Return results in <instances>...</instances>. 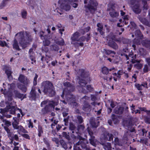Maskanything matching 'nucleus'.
Wrapping results in <instances>:
<instances>
[{
    "mask_svg": "<svg viewBox=\"0 0 150 150\" xmlns=\"http://www.w3.org/2000/svg\"><path fill=\"white\" fill-rule=\"evenodd\" d=\"M149 65L146 64L144 65V68L143 69V71L144 73H147L149 71Z\"/></svg>",
    "mask_w": 150,
    "mask_h": 150,
    "instance_id": "46",
    "label": "nucleus"
},
{
    "mask_svg": "<svg viewBox=\"0 0 150 150\" xmlns=\"http://www.w3.org/2000/svg\"><path fill=\"white\" fill-rule=\"evenodd\" d=\"M38 136L40 137L41 136V135L43 133V130L42 126L39 125L38 126Z\"/></svg>",
    "mask_w": 150,
    "mask_h": 150,
    "instance_id": "36",
    "label": "nucleus"
},
{
    "mask_svg": "<svg viewBox=\"0 0 150 150\" xmlns=\"http://www.w3.org/2000/svg\"><path fill=\"white\" fill-rule=\"evenodd\" d=\"M126 126L128 129H130V131L131 132H133L135 130L134 128L132 127L133 124L131 120L126 121Z\"/></svg>",
    "mask_w": 150,
    "mask_h": 150,
    "instance_id": "26",
    "label": "nucleus"
},
{
    "mask_svg": "<svg viewBox=\"0 0 150 150\" xmlns=\"http://www.w3.org/2000/svg\"><path fill=\"white\" fill-rule=\"evenodd\" d=\"M21 15L23 18H26L27 15V11L25 10H23L21 12Z\"/></svg>",
    "mask_w": 150,
    "mask_h": 150,
    "instance_id": "52",
    "label": "nucleus"
},
{
    "mask_svg": "<svg viewBox=\"0 0 150 150\" xmlns=\"http://www.w3.org/2000/svg\"><path fill=\"white\" fill-rule=\"evenodd\" d=\"M142 136L146 137L147 130H146L144 128H142Z\"/></svg>",
    "mask_w": 150,
    "mask_h": 150,
    "instance_id": "59",
    "label": "nucleus"
},
{
    "mask_svg": "<svg viewBox=\"0 0 150 150\" xmlns=\"http://www.w3.org/2000/svg\"><path fill=\"white\" fill-rule=\"evenodd\" d=\"M134 67L137 69H140L142 67V64L141 63H138L134 64Z\"/></svg>",
    "mask_w": 150,
    "mask_h": 150,
    "instance_id": "47",
    "label": "nucleus"
},
{
    "mask_svg": "<svg viewBox=\"0 0 150 150\" xmlns=\"http://www.w3.org/2000/svg\"><path fill=\"white\" fill-rule=\"evenodd\" d=\"M131 52H130L129 50L127 48L123 49L122 50V53L121 54V56H125L127 60H129L128 55L131 53Z\"/></svg>",
    "mask_w": 150,
    "mask_h": 150,
    "instance_id": "22",
    "label": "nucleus"
},
{
    "mask_svg": "<svg viewBox=\"0 0 150 150\" xmlns=\"http://www.w3.org/2000/svg\"><path fill=\"white\" fill-rule=\"evenodd\" d=\"M142 33L139 30H136L135 32V35L137 37H140L141 36Z\"/></svg>",
    "mask_w": 150,
    "mask_h": 150,
    "instance_id": "49",
    "label": "nucleus"
},
{
    "mask_svg": "<svg viewBox=\"0 0 150 150\" xmlns=\"http://www.w3.org/2000/svg\"><path fill=\"white\" fill-rule=\"evenodd\" d=\"M108 37L112 41H114L116 42H120L121 40L120 38H117L115 35H114L113 33H110L108 35Z\"/></svg>",
    "mask_w": 150,
    "mask_h": 150,
    "instance_id": "28",
    "label": "nucleus"
},
{
    "mask_svg": "<svg viewBox=\"0 0 150 150\" xmlns=\"http://www.w3.org/2000/svg\"><path fill=\"white\" fill-rule=\"evenodd\" d=\"M86 38L84 36H82L79 38L78 40H77V42H83L84 41L86 40Z\"/></svg>",
    "mask_w": 150,
    "mask_h": 150,
    "instance_id": "61",
    "label": "nucleus"
},
{
    "mask_svg": "<svg viewBox=\"0 0 150 150\" xmlns=\"http://www.w3.org/2000/svg\"><path fill=\"white\" fill-rule=\"evenodd\" d=\"M76 145H80L81 147L83 149H86L87 150V149H88L87 148V145L83 141H79L76 143Z\"/></svg>",
    "mask_w": 150,
    "mask_h": 150,
    "instance_id": "35",
    "label": "nucleus"
},
{
    "mask_svg": "<svg viewBox=\"0 0 150 150\" xmlns=\"http://www.w3.org/2000/svg\"><path fill=\"white\" fill-rule=\"evenodd\" d=\"M62 135L63 137L67 139H69L70 138L69 136L68 135L66 132H64L62 133Z\"/></svg>",
    "mask_w": 150,
    "mask_h": 150,
    "instance_id": "58",
    "label": "nucleus"
},
{
    "mask_svg": "<svg viewBox=\"0 0 150 150\" xmlns=\"http://www.w3.org/2000/svg\"><path fill=\"white\" fill-rule=\"evenodd\" d=\"M108 141H112L113 140V135L111 134L108 133Z\"/></svg>",
    "mask_w": 150,
    "mask_h": 150,
    "instance_id": "62",
    "label": "nucleus"
},
{
    "mask_svg": "<svg viewBox=\"0 0 150 150\" xmlns=\"http://www.w3.org/2000/svg\"><path fill=\"white\" fill-rule=\"evenodd\" d=\"M97 26L98 28L97 30L99 32L101 35H103L105 34V32L103 31V25L101 23H99L97 24Z\"/></svg>",
    "mask_w": 150,
    "mask_h": 150,
    "instance_id": "23",
    "label": "nucleus"
},
{
    "mask_svg": "<svg viewBox=\"0 0 150 150\" xmlns=\"http://www.w3.org/2000/svg\"><path fill=\"white\" fill-rule=\"evenodd\" d=\"M122 19H120L119 20V21L122 23H124L125 25H127L128 23V17L127 15H125L122 16Z\"/></svg>",
    "mask_w": 150,
    "mask_h": 150,
    "instance_id": "29",
    "label": "nucleus"
},
{
    "mask_svg": "<svg viewBox=\"0 0 150 150\" xmlns=\"http://www.w3.org/2000/svg\"><path fill=\"white\" fill-rule=\"evenodd\" d=\"M144 121L146 124H150V116H146L144 119Z\"/></svg>",
    "mask_w": 150,
    "mask_h": 150,
    "instance_id": "56",
    "label": "nucleus"
},
{
    "mask_svg": "<svg viewBox=\"0 0 150 150\" xmlns=\"http://www.w3.org/2000/svg\"><path fill=\"white\" fill-rule=\"evenodd\" d=\"M104 51L105 52V54L107 55H109L110 54H116L115 52L110 50L104 49Z\"/></svg>",
    "mask_w": 150,
    "mask_h": 150,
    "instance_id": "44",
    "label": "nucleus"
},
{
    "mask_svg": "<svg viewBox=\"0 0 150 150\" xmlns=\"http://www.w3.org/2000/svg\"><path fill=\"white\" fill-rule=\"evenodd\" d=\"M13 49L16 51H19L21 49L20 48L18 42L16 39H14L12 44Z\"/></svg>",
    "mask_w": 150,
    "mask_h": 150,
    "instance_id": "24",
    "label": "nucleus"
},
{
    "mask_svg": "<svg viewBox=\"0 0 150 150\" xmlns=\"http://www.w3.org/2000/svg\"><path fill=\"white\" fill-rule=\"evenodd\" d=\"M79 81V83L81 86L85 87L88 83H90L91 79L89 72L83 69H79L77 71Z\"/></svg>",
    "mask_w": 150,
    "mask_h": 150,
    "instance_id": "1",
    "label": "nucleus"
},
{
    "mask_svg": "<svg viewBox=\"0 0 150 150\" xmlns=\"http://www.w3.org/2000/svg\"><path fill=\"white\" fill-rule=\"evenodd\" d=\"M2 70L5 71V73L7 76L8 79L13 78L12 76V72L9 66L7 65H4L2 68Z\"/></svg>",
    "mask_w": 150,
    "mask_h": 150,
    "instance_id": "10",
    "label": "nucleus"
},
{
    "mask_svg": "<svg viewBox=\"0 0 150 150\" xmlns=\"http://www.w3.org/2000/svg\"><path fill=\"white\" fill-rule=\"evenodd\" d=\"M7 107V109L10 111L11 114L14 115L15 114L16 111L17 110L18 107L14 106L8 105Z\"/></svg>",
    "mask_w": 150,
    "mask_h": 150,
    "instance_id": "19",
    "label": "nucleus"
},
{
    "mask_svg": "<svg viewBox=\"0 0 150 150\" xmlns=\"http://www.w3.org/2000/svg\"><path fill=\"white\" fill-rule=\"evenodd\" d=\"M135 86L137 90L139 91H141L142 90V87H145L144 85L142 84H140L137 83H135Z\"/></svg>",
    "mask_w": 150,
    "mask_h": 150,
    "instance_id": "41",
    "label": "nucleus"
},
{
    "mask_svg": "<svg viewBox=\"0 0 150 150\" xmlns=\"http://www.w3.org/2000/svg\"><path fill=\"white\" fill-rule=\"evenodd\" d=\"M124 109L123 107L118 105L114 109V112L116 114L121 115L123 112Z\"/></svg>",
    "mask_w": 150,
    "mask_h": 150,
    "instance_id": "15",
    "label": "nucleus"
},
{
    "mask_svg": "<svg viewBox=\"0 0 150 150\" xmlns=\"http://www.w3.org/2000/svg\"><path fill=\"white\" fill-rule=\"evenodd\" d=\"M16 97L21 99V100H22L26 98V94H25L24 95L23 94L20 93L17 90H14L13 91Z\"/></svg>",
    "mask_w": 150,
    "mask_h": 150,
    "instance_id": "17",
    "label": "nucleus"
},
{
    "mask_svg": "<svg viewBox=\"0 0 150 150\" xmlns=\"http://www.w3.org/2000/svg\"><path fill=\"white\" fill-rule=\"evenodd\" d=\"M73 44L75 46L78 47L79 46L83 47L84 45L83 43V42H75Z\"/></svg>",
    "mask_w": 150,
    "mask_h": 150,
    "instance_id": "51",
    "label": "nucleus"
},
{
    "mask_svg": "<svg viewBox=\"0 0 150 150\" xmlns=\"http://www.w3.org/2000/svg\"><path fill=\"white\" fill-rule=\"evenodd\" d=\"M69 118V116H68L67 117L64 118L63 121L64 122V125L66 126L68 125Z\"/></svg>",
    "mask_w": 150,
    "mask_h": 150,
    "instance_id": "48",
    "label": "nucleus"
},
{
    "mask_svg": "<svg viewBox=\"0 0 150 150\" xmlns=\"http://www.w3.org/2000/svg\"><path fill=\"white\" fill-rule=\"evenodd\" d=\"M55 42L56 44L60 46H63L65 44L64 40L62 38H60L59 39H57Z\"/></svg>",
    "mask_w": 150,
    "mask_h": 150,
    "instance_id": "34",
    "label": "nucleus"
},
{
    "mask_svg": "<svg viewBox=\"0 0 150 150\" xmlns=\"http://www.w3.org/2000/svg\"><path fill=\"white\" fill-rule=\"evenodd\" d=\"M133 64L131 62L129 64H127V70L129 72L131 71V69L133 67Z\"/></svg>",
    "mask_w": 150,
    "mask_h": 150,
    "instance_id": "54",
    "label": "nucleus"
},
{
    "mask_svg": "<svg viewBox=\"0 0 150 150\" xmlns=\"http://www.w3.org/2000/svg\"><path fill=\"white\" fill-rule=\"evenodd\" d=\"M18 80L23 84H19L18 85V88L21 90L22 92L25 93L27 90V86L29 84L30 81L27 77L24 75L20 74L18 78Z\"/></svg>",
    "mask_w": 150,
    "mask_h": 150,
    "instance_id": "4",
    "label": "nucleus"
},
{
    "mask_svg": "<svg viewBox=\"0 0 150 150\" xmlns=\"http://www.w3.org/2000/svg\"><path fill=\"white\" fill-rule=\"evenodd\" d=\"M64 86L66 87L67 90L69 92H71L74 91V88L72 85L69 82H66L63 83Z\"/></svg>",
    "mask_w": 150,
    "mask_h": 150,
    "instance_id": "18",
    "label": "nucleus"
},
{
    "mask_svg": "<svg viewBox=\"0 0 150 150\" xmlns=\"http://www.w3.org/2000/svg\"><path fill=\"white\" fill-rule=\"evenodd\" d=\"M29 58L30 59L31 61L32 62H31L32 64H33V62H35L36 60H35V54H29Z\"/></svg>",
    "mask_w": 150,
    "mask_h": 150,
    "instance_id": "45",
    "label": "nucleus"
},
{
    "mask_svg": "<svg viewBox=\"0 0 150 150\" xmlns=\"http://www.w3.org/2000/svg\"><path fill=\"white\" fill-rule=\"evenodd\" d=\"M76 127L75 125L72 122L70 123L69 125V129L72 131V133H76Z\"/></svg>",
    "mask_w": 150,
    "mask_h": 150,
    "instance_id": "31",
    "label": "nucleus"
},
{
    "mask_svg": "<svg viewBox=\"0 0 150 150\" xmlns=\"http://www.w3.org/2000/svg\"><path fill=\"white\" fill-rule=\"evenodd\" d=\"M91 100L93 101H95L97 100L96 96L93 94H91Z\"/></svg>",
    "mask_w": 150,
    "mask_h": 150,
    "instance_id": "60",
    "label": "nucleus"
},
{
    "mask_svg": "<svg viewBox=\"0 0 150 150\" xmlns=\"http://www.w3.org/2000/svg\"><path fill=\"white\" fill-rule=\"evenodd\" d=\"M10 0H3L0 5V9L3 8L8 4Z\"/></svg>",
    "mask_w": 150,
    "mask_h": 150,
    "instance_id": "38",
    "label": "nucleus"
},
{
    "mask_svg": "<svg viewBox=\"0 0 150 150\" xmlns=\"http://www.w3.org/2000/svg\"><path fill=\"white\" fill-rule=\"evenodd\" d=\"M38 77V75L36 74H35L33 81V85L34 86H36L37 84V79Z\"/></svg>",
    "mask_w": 150,
    "mask_h": 150,
    "instance_id": "55",
    "label": "nucleus"
},
{
    "mask_svg": "<svg viewBox=\"0 0 150 150\" xmlns=\"http://www.w3.org/2000/svg\"><path fill=\"white\" fill-rule=\"evenodd\" d=\"M142 45L147 48L150 49V40H145L142 42Z\"/></svg>",
    "mask_w": 150,
    "mask_h": 150,
    "instance_id": "30",
    "label": "nucleus"
},
{
    "mask_svg": "<svg viewBox=\"0 0 150 150\" xmlns=\"http://www.w3.org/2000/svg\"><path fill=\"white\" fill-rule=\"evenodd\" d=\"M52 50L55 51H57L59 49V46L56 44L52 45Z\"/></svg>",
    "mask_w": 150,
    "mask_h": 150,
    "instance_id": "53",
    "label": "nucleus"
},
{
    "mask_svg": "<svg viewBox=\"0 0 150 150\" xmlns=\"http://www.w3.org/2000/svg\"><path fill=\"white\" fill-rule=\"evenodd\" d=\"M129 59H130L129 61L133 63H135L136 62L139 63V61L136 60L137 55L136 54L134 55L133 53L131 52V53L128 55Z\"/></svg>",
    "mask_w": 150,
    "mask_h": 150,
    "instance_id": "16",
    "label": "nucleus"
},
{
    "mask_svg": "<svg viewBox=\"0 0 150 150\" xmlns=\"http://www.w3.org/2000/svg\"><path fill=\"white\" fill-rule=\"evenodd\" d=\"M81 92L84 94L87 93L88 92L92 93L94 90V88L90 85H87L86 86V90L83 87V86H81Z\"/></svg>",
    "mask_w": 150,
    "mask_h": 150,
    "instance_id": "13",
    "label": "nucleus"
},
{
    "mask_svg": "<svg viewBox=\"0 0 150 150\" xmlns=\"http://www.w3.org/2000/svg\"><path fill=\"white\" fill-rule=\"evenodd\" d=\"M28 122L29 123L28 124V127L29 128L30 127L31 128H33V124L31 122V120H29Z\"/></svg>",
    "mask_w": 150,
    "mask_h": 150,
    "instance_id": "63",
    "label": "nucleus"
},
{
    "mask_svg": "<svg viewBox=\"0 0 150 150\" xmlns=\"http://www.w3.org/2000/svg\"><path fill=\"white\" fill-rule=\"evenodd\" d=\"M81 35L78 32H76L72 35V37L71 38V40L72 42L77 41L79 37Z\"/></svg>",
    "mask_w": 150,
    "mask_h": 150,
    "instance_id": "20",
    "label": "nucleus"
},
{
    "mask_svg": "<svg viewBox=\"0 0 150 150\" xmlns=\"http://www.w3.org/2000/svg\"><path fill=\"white\" fill-rule=\"evenodd\" d=\"M115 69V68L114 67L109 69L107 67L105 66L102 68L101 71L103 74L107 75L108 74L109 71H111Z\"/></svg>",
    "mask_w": 150,
    "mask_h": 150,
    "instance_id": "25",
    "label": "nucleus"
},
{
    "mask_svg": "<svg viewBox=\"0 0 150 150\" xmlns=\"http://www.w3.org/2000/svg\"><path fill=\"white\" fill-rule=\"evenodd\" d=\"M41 88L45 95L52 97L56 94L55 89L52 83L49 81H42L41 84Z\"/></svg>",
    "mask_w": 150,
    "mask_h": 150,
    "instance_id": "2",
    "label": "nucleus"
},
{
    "mask_svg": "<svg viewBox=\"0 0 150 150\" xmlns=\"http://www.w3.org/2000/svg\"><path fill=\"white\" fill-rule=\"evenodd\" d=\"M86 131L90 136V138L89 139L90 143L93 145L95 144L94 142L95 137L93 135V133L91 128L88 126L86 129Z\"/></svg>",
    "mask_w": 150,
    "mask_h": 150,
    "instance_id": "11",
    "label": "nucleus"
},
{
    "mask_svg": "<svg viewBox=\"0 0 150 150\" xmlns=\"http://www.w3.org/2000/svg\"><path fill=\"white\" fill-rule=\"evenodd\" d=\"M25 35L24 31H21L16 34L15 35L19 44L23 49L27 47L31 37V35L27 32L25 31Z\"/></svg>",
    "mask_w": 150,
    "mask_h": 150,
    "instance_id": "3",
    "label": "nucleus"
},
{
    "mask_svg": "<svg viewBox=\"0 0 150 150\" xmlns=\"http://www.w3.org/2000/svg\"><path fill=\"white\" fill-rule=\"evenodd\" d=\"M136 2V0H129L128 3L129 4H130L131 6H133L135 4Z\"/></svg>",
    "mask_w": 150,
    "mask_h": 150,
    "instance_id": "64",
    "label": "nucleus"
},
{
    "mask_svg": "<svg viewBox=\"0 0 150 150\" xmlns=\"http://www.w3.org/2000/svg\"><path fill=\"white\" fill-rule=\"evenodd\" d=\"M13 121H12V125L13 128L15 129H23V127L21 125H18L19 122V119H17L16 117H13Z\"/></svg>",
    "mask_w": 150,
    "mask_h": 150,
    "instance_id": "8",
    "label": "nucleus"
},
{
    "mask_svg": "<svg viewBox=\"0 0 150 150\" xmlns=\"http://www.w3.org/2000/svg\"><path fill=\"white\" fill-rule=\"evenodd\" d=\"M76 117L78 121V122L79 124H81L83 122V120L81 116L77 115Z\"/></svg>",
    "mask_w": 150,
    "mask_h": 150,
    "instance_id": "42",
    "label": "nucleus"
},
{
    "mask_svg": "<svg viewBox=\"0 0 150 150\" xmlns=\"http://www.w3.org/2000/svg\"><path fill=\"white\" fill-rule=\"evenodd\" d=\"M109 14L111 17L112 18H117L119 15V13L115 11L110 12Z\"/></svg>",
    "mask_w": 150,
    "mask_h": 150,
    "instance_id": "37",
    "label": "nucleus"
},
{
    "mask_svg": "<svg viewBox=\"0 0 150 150\" xmlns=\"http://www.w3.org/2000/svg\"><path fill=\"white\" fill-rule=\"evenodd\" d=\"M85 129V126L83 124L78 125L76 128V134H80L83 132Z\"/></svg>",
    "mask_w": 150,
    "mask_h": 150,
    "instance_id": "27",
    "label": "nucleus"
},
{
    "mask_svg": "<svg viewBox=\"0 0 150 150\" xmlns=\"http://www.w3.org/2000/svg\"><path fill=\"white\" fill-rule=\"evenodd\" d=\"M47 46H44L43 45L42 47V52H45L47 53L49 49Z\"/></svg>",
    "mask_w": 150,
    "mask_h": 150,
    "instance_id": "50",
    "label": "nucleus"
},
{
    "mask_svg": "<svg viewBox=\"0 0 150 150\" xmlns=\"http://www.w3.org/2000/svg\"><path fill=\"white\" fill-rule=\"evenodd\" d=\"M83 105L82 108L83 110L85 112H90L91 109V106L87 101L83 100Z\"/></svg>",
    "mask_w": 150,
    "mask_h": 150,
    "instance_id": "12",
    "label": "nucleus"
},
{
    "mask_svg": "<svg viewBox=\"0 0 150 150\" xmlns=\"http://www.w3.org/2000/svg\"><path fill=\"white\" fill-rule=\"evenodd\" d=\"M58 104V101L51 100L49 101L48 104L46 105L44 108L42 109V114H45L50 112L52 109H54L55 106L57 105Z\"/></svg>",
    "mask_w": 150,
    "mask_h": 150,
    "instance_id": "7",
    "label": "nucleus"
},
{
    "mask_svg": "<svg viewBox=\"0 0 150 150\" xmlns=\"http://www.w3.org/2000/svg\"><path fill=\"white\" fill-rule=\"evenodd\" d=\"M90 123L92 127L97 128L99 123V122L98 121L97 123H96L95 120H92L90 121Z\"/></svg>",
    "mask_w": 150,
    "mask_h": 150,
    "instance_id": "40",
    "label": "nucleus"
},
{
    "mask_svg": "<svg viewBox=\"0 0 150 150\" xmlns=\"http://www.w3.org/2000/svg\"><path fill=\"white\" fill-rule=\"evenodd\" d=\"M30 97L33 100H35L36 99V93L35 90L32 89L30 92Z\"/></svg>",
    "mask_w": 150,
    "mask_h": 150,
    "instance_id": "32",
    "label": "nucleus"
},
{
    "mask_svg": "<svg viewBox=\"0 0 150 150\" xmlns=\"http://www.w3.org/2000/svg\"><path fill=\"white\" fill-rule=\"evenodd\" d=\"M98 3L96 0H90L89 3L86 6H85V12L87 13L89 11L91 13L93 14L97 9Z\"/></svg>",
    "mask_w": 150,
    "mask_h": 150,
    "instance_id": "5",
    "label": "nucleus"
},
{
    "mask_svg": "<svg viewBox=\"0 0 150 150\" xmlns=\"http://www.w3.org/2000/svg\"><path fill=\"white\" fill-rule=\"evenodd\" d=\"M108 45L110 47L115 50L117 49L118 48V46L117 44L114 41L111 40H109L108 42Z\"/></svg>",
    "mask_w": 150,
    "mask_h": 150,
    "instance_id": "21",
    "label": "nucleus"
},
{
    "mask_svg": "<svg viewBox=\"0 0 150 150\" xmlns=\"http://www.w3.org/2000/svg\"><path fill=\"white\" fill-rule=\"evenodd\" d=\"M111 118L114 124H116L119 123V121L117 116L114 114H112L111 116Z\"/></svg>",
    "mask_w": 150,
    "mask_h": 150,
    "instance_id": "33",
    "label": "nucleus"
},
{
    "mask_svg": "<svg viewBox=\"0 0 150 150\" xmlns=\"http://www.w3.org/2000/svg\"><path fill=\"white\" fill-rule=\"evenodd\" d=\"M44 32L41 31L40 32V38L42 40H44L43 41V45L44 46H49L50 44V41L47 39V36L45 35H43Z\"/></svg>",
    "mask_w": 150,
    "mask_h": 150,
    "instance_id": "9",
    "label": "nucleus"
},
{
    "mask_svg": "<svg viewBox=\"0 0 150 150\" xmlns=\"http://www.w3.org/2000/svg\"><path fill=\"white\" fill-rule=\"evenodd\" d=\"M133 11L136 14L140 13L141 12V10L140 8V5L137 3L135 4L134 5L131 6Z\"/></svg>",
    "mask_w": 150,
    "mask_h": 150,
    "instance_id": "14",
    "label": "nucleus"
},
{
    "mask_svg": "<svg viewBox=\"0 0 150 150\" xmlns=\"http://www.w3.org/2000/svg\"><path fill=\"white\" fill-rule=\"evenodd\" d=\"M43 142L46 145L47 148H49L50 147V144L49 140L46 138H43Z\"/></svg>",
    "mask_w": 150,
    "mask_h": 150,
    "instance_id": "43",
    "label": "nucleus"
},
{
    "mask_svg": "<svg viewBox=\"0 0 150 150\" xmlns=\"http://www.w3.org/2000/svg\"><path fill=\"white\" fill-rule=\"evenodd\" d=\"M3 122H4L5 125L4 126L9 127V126L11 125V122L8 120H4Z\"/></svg>",
    "mask_w": 150,
    "mask_h": 150,
    "instance_id": "57",
    "label": "nucleus"
},
{
    "mask_svg": "<svg viewBox=\"0 0 150 150\" xmlns=\"http://www.w3.org/2000/svg\"><path fill=\"white\" fill-rule=\"evenodd\" d=\"M77 0H59L58 3L60 8L66 11H69L71 8L70 4L72 2L77 1Z\"/></svg>",
    "mask_w": 150,
    "mask_h": 150,
    "instance_id": "6",
    "label": "nucleus"
},
{
    "mask_svg": "<svg viewBox=\"0 0 150 150\" xmlns=\"http://www.w3.org/2000/svg\"><path fill=\"white\" fill-rule=\"evenodd\" d=\"M115 5L114 4H112L108 5V8L107 9V11L111 12L115 11Z\"/></svg>",
    "mask_w": 150,
    "mask_h": 150,
    "instance_id": "39",
    "label": "nucleus"
}]
</instances>
